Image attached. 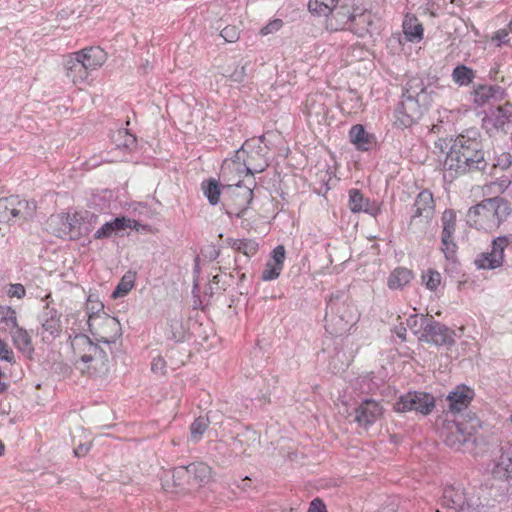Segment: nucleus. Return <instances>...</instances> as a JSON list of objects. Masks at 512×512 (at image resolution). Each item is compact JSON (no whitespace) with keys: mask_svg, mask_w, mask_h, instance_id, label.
Wrapping results in <instances>:
<instances>
[{"mask_svg":"<svg viewBox=\"0 0 512 512\" xmlns=\"http://www.w3.org/2000/svg\"><path fill=\"white\" fill-rule=\"evenodd\" d=\"M487 166L478 132L459 135L450 146L443 162L444 178L453 181L460 175L483 171Z\"/></svg>","mask_w":512,"mask_h":512,"instance_id":"obj_1","label":"nucleus"},{"mask_svg":"<svg viewBox=\"0 0 512 512\" xmlns=\"http://www.w3.org/2000/svg\"><path fill=\"white\" fill-rule=\"evenodd\" d=\"M75 365L83 373L105 375L109 371L107 353L87 335L77 334L71 338Z\"/></svg>","mask_w":512,"mask_h":512,"instance_id":"obj_2","label":"nucleus"},{"mask_svg":"<svg viewBox=\"0 0 512 512\" xmlns=\"http://www.w3.org/2000/svg\"><path fill=\"white\" fill-rule=\"evenodd\" d=\"M425 98L423 82L419 79L409 80L395 109V124L407 128L416 123L425 111V107L420 104Z\"/></svg>","mask_w":512,"mask_h":512,"instance_id":"obj_3","label":"nucleus"},{"mask_svg":"<svg viewBox=\"0 0 512 512\" xmlns=\"http://www.w3.org/2000/svg\"><path fill=\"white\" fill-rule=\"evenodd\" d=\"M509 213V204L505 199L488 198L468 210L467 222L477 229L491 231L499 227Z\"/></svg>","mask_w":512,"mask_h":512,"instance_id":"obj_4","label":"nucleus"},{"mask_svg":"<svg viewBox=\"0 0 512 512\" xmlns=\"http://www.w3.org/2000/svg\"><path fill=\"white\" fill-rule=\"evenodd\" d=\"M483 505L479 492L474 489L448 486L443 491V512H475ZM437 512H442L437 509Z\"/></svg>","mask_w":512,"mask_h":512,"instance_id":"obj_5","label":"nucleus"},{"mask_svg":"<svg viewBox=\"0 0 512 512\" xmlns=\"http://www.w3.org/2000/svg\"><path fill=\"white\" fill-rule=\"evenodd\" d=\"M88 328L97 342L115 343L121 336L120 322L104 311L91 313L88 317Z\"/></svg>","mask_w":512,"mask_h":512,"instance_id":"obj_6","label":"nucleus"},{"mask_svg":"<svg viewBox=\"0 0 512 512\" xmlns=\"http://www.w3.org/2000/svg\"><path fill=\"white\" fill-rule=\"evenodd\" d=\"M415 212L411 216L409 229L414 233H422L426 230L434 214V199L430 191L420 192L414 203Z\"/></svg>","mask_w":512,"mask_h":512,"instance_id":"obj_7","label":"nucleus"},{"mask_svg":"<svg viewBox=\"0 0 512 512\" xmlns=\"http://www.w3.org/2000/svg\"><path fill=\"white\" fill-rule=\"evenodd\" d=\"M512 243V235H505L495 238L492 241L491 249L480 253L474 260L478 269L493 270L504 263L505 249Z\"/></svg>","mask_w":512,"mask_h":512,"instance_id":"obj_8","label":"nucleus"},{"mask_svg":"<svg viewBox=\"0 0 512 512\" xmlns=\"http://www.w3.org/2000/svg\"><path fill=\"white\" fill-rule=\"evenodd\" d=\"M434 406V398L430 394L414 391L402 395L395 403L394 409L400 413L415 411L427 415Z\"/></svg>","mask_w":512,"mask_h":512,"instance_id":"obj_9","label":"nucleus"},{"mask_svg":"<svg viewBox=\"0 0 512 512\" xmlns=\"http://www.w3.org/2000/svg\"><path fill=\"white\" fill-rule=\"evenodd\" d=\"M349 30L359 37L373 35L379 30V19L371 11L356 6L352 8Z\"/></svg>","mask_w":512,"mask_h":512,"instance_id":"obj_10","label":"nucleus"},{"mask_svg":"<svg viewBox=\"0 0 512 512\" xmlns=\"http://www.w3.org/2000/svg\"><path fill=\"white\" fill-rule=\"evenodd\" d=\"M383 413V406L378 401L365 399L354 408L353 420L359 427L368 429L382 418Z\"/></svg>","mask_w":512,"mask_h":512,"instance_id":"obj_11","label":"nucleus"},{"mask_svg":"<svg viewBox=\"0 0 512 512\" xmlns=\"http://www.w3.org/2000/svg\"><path fill=\"white\" fill-rule=\"evenodd\" d=\"M442 236L441 251L447 260L454 261L457 245L454 242V233L456 230V215L453 210H445L442 214Z\"/></svg>","mask_w":512,"mask_h":512,"instance_id":"obj_12","label":"nucleus"},{"mask_svg":"<svg viewBox=\"0 0 512 512\" xmlns=\"http://www.w3.org/2000/svg\"><path fill=\"white\" fill-rule=\"evenodd\" d=\"M455 332L445 326L444 324L437 322L430 316V321L426 324V328L421 335L419 340L435 345H452L454 344Z\"/></svg>","mask_w":512,"mask_h":512,"instance_id":"obj_13","label":"nucleus"},{"mask_svg":"<svg viewBox=\"0 0 512 512\" xmlns=\"http://www.w3.org/2000/svg\"><path fill=\"white\" fill-rule=\"evenodd\" d=\"M249 156L242 146L235 152L234 157L230 161H225L222 167L223 174L229 172H237L239 176L254 175V173H260L265 170L266 164L259 166L258 168H251L250 162L248 161Z\"/></svg>","mask_w":512,"mask_h":512,"instance_id":"obj_14","label":"nucleus"},{"mask_svg":"<svg viewBox=\"0 0 512 512\" xmlns=\"http://www.w3.org/2000/svg\"><path fill=\"white\" fill-rule=\"evenodd\" d=\"M472 434L466 432L463 424L448 422L442 430V437L447 446L460 450L464 444L470 441Z\"/></svg>","mask_w":512,"mask_h":512,"instance_id":"obj_15","label":"nucleus"},{"mask_svg":"<svg viewBox=\"0 0 512 512\" xmlns=\"http://www.w3.org/2000/svg\"><path fill=\"white\" fill-rule=\"evenodd\" d=\"M329 13L326 14V29L329 31H338L344 29L347 25L351 26L352 10L348 6H335V3L329 2L326 7Z\"/></svg>","mask_w":512,"mask_h":512,"instance_id":"obj_16","label":"nucleus"},{"mask_svg":"<svg viewBox=\"0 0 512 512\" xmlns=\"http://www.w3.org/2000/svg\"><path fill=\"white\" fill-rule=\"evenodd\" d=\"M138 226V222L135 220H131L126 217H117L111 221L104 223L96 232L94 233L95 239H106L111 237L113 234H118L127 229H136Z\"/></svg>","mask_w":512,"mask_h":512,"instance_id":"obj_17","label":"nucleus"},{"mask_svg":"<svg viewBox=\"0 0 512 512\" xmlns=\"http://www.w3.org/2000/svg\"><path fill=\"white\" fill-rule=\"evenodd\" d=\"M66 76L74 84H82L87 82L91 70L73 53L67 56L64 62Z\"/></svg>","mask_w":512,"mask_h":512,"instance_id":"obj_18","label":"nucleus"},{"mask_svg":"<svg viewBox=\"0 0 512 512\" xmlns=\"http://www.w3.org/2000/svg\"><path fill=\"white\" fill-rule=\"evenodd\" d=\"M91 71L100 68L107 60V53L99 46H91L73 53Z\"/></svg>","mask_w":512,"mask_h":512,"instance_id":"obj_19","label":"nucleus"},{"mask_svg":"<svg viewBox=\"0 0 512 512\" xmlns=\"http://www.w3.org/2000/svg\"><path fill=\"white\" fill-rule=\"evenodd\" d=\"M40 321L43 329V340L51 341L61 332L60 317L55 309L46 307L45 311L40 316Z\"/></svg>","mask_w":512,"mask_h":512,"instance_id":"obj_20","label":"nucleus"},{"mask_svg":"<svg viewBox=\"0 0 512 512\" xmlns=\"http://www.w3.org/2000/svg\"><path fill=\"white\" fill-rule=\"evenodd\" d=\"M474 392L467 386H457L447 396L448 407L451 412H461L468 407L473 399Z\"/></svg>","mask_w":512,"mask_h":512,"instance_id":"obj_21","label":"nucleus"},{"mask_svg":"<svg viewBox=\"0 0 512 512\" xmlns=\"http://www.w3.org/2000/svg\"><path fill=\"white\" fill-rule=\"evenodd\" d=\"M493 473L499 478L512 477V443H507L502 447V454Z\"/></svg>","mask_w":512,"mask_h":512,"instance_id":"obj_22","label":"nucleus"},{"mask_svg":"<svg viewBox=\"0 0 512 512\" xmlns=\"http://www.w3.org/2000/svg\"><path fill=\"white\" fill-rule=\"evenodd\" d=\"M14 212V222L19 220L31 219L36 211V203L25 199H19L18 196H11Z\"/></svg>","mask_w":512,"mask_h":512,"instance_id":"obj_23","label":"nucleus"},{"mask_svg":"<svg viewBox=\"0 0 512 512\" xmlns=\"http://www.w3.org/2000/svg\"><path fill=\"white\" fill-rule=\"evenodd\" d=\"M349 137L357 149L362 151H368L374 145V137L359 124L350 129Z\"/></svg>","mask_w":512,"mask_h":512,"instance_id":"obj_24","label":"nucleus"},{"mask_svg":"<svg viewBox=\"0 0 512 512\" xmlns=\"http://www.w3.org/2000/svg\"><path fill=\"white\" fill-rule=\"evenodd\" d=\"M190 485H205L212 477V469L203 462L190 464Z\"/></svg>","mask_w":512,"mask_h":512,"instance_id":"obj_25","label":"nucleus"},{"mask_svg":"<svg viewBox=\"0 0 512 512\" xmlns=\"http://www.w3.org/2000/svg\"><path fill=\"white\" fill-rule=\"evenodd\" d=\"M413 279L411 270L398 267L394 269L388 277L387 285L392 290L402 289Z\"/></svg>","mask_w":512,"mask_h":512,"instance_id":"obj_26","label":"nucleus"},{"mask_svg":"<svg viewBox=\"0 0 512 512\" xmlns=\"http://www.w3.org/2000/svg\"><path fill=\"white\" fill-rule=\"evenodd\" d=\"M234 186L235 190H243V192L241 193V200L239 201L240 208L238 210H226V214L229 217L235 216L237 218H241L243 217L244 213L248 209V206L253 200V190L248 186L243 188L241 186V181H238Z\"/></svg>","mask_w":512,"mask_h":512,"instance_id":"obj_27","label":"nucleus"},{"mask_svg":"<svg viewBox=\"0 0 512 512\" xmlns=\"http://www.w3.org/2000/svg\"><path fill=\"white\" fill-rule=\"evenodd\" d=\"M12 330L13 331H11V336L16 348L24 354H31L34 349L32 347L31 337L28 332L18 325Z\"/></svg>","mask_w":512,"mask_h":512,"instance_id":"obj_28","label":"nucleus"},{"mask_svg":"<svg viewBox=\"0 0 512 512\" xmlns=\"http://www.w3.org/2000/svg\"><path fill=\"white\" fill-rule=\"evenodd\" d=\"M403 31L411 42L420 41L423 38V27L414 17H407L404 20Z\"/></svg>","mask_w":512,"mask_h":512,"instance_id":"obj_29","label":"nucleus"},{"mask_svg":"<svg viewBox=\"0 0 512 512\" xmlns=\"http://www.w3.org/2000/svg\"><path fill=\"white\" fill-rule=\"evenodd\" d=\"M369 205V199L365 198L358 189H351L349 191V208L352 212H368Z\"/></svg>","mask_w":512,"mask_h":512,"instance_id":"obj_30","label":"nucleus"},{"mask_svg":"<svg viewBox=\"0 0 512 512\" xmlns=\"http://www.w3.org/2000/svg\"><path fill=\"white\" fill-rule=\"evenodd\" d=\"M229 244L247 257L254 256L258 251V243L251 239H231Z\"/></svg>","mask_w":512,"mask_h":512,"instance_id":"obj_31","label":"nucleus"},{"mask_svg":"<svg viewBox=\"0 0 512 512\" xmlns=\"http://www.w3.org/2000/svg\"><path fill=\"white\" fill-rule=\"evenodd\" d=\"M501 91L499 86L481 85L475 90L474 102L478 106L486 104Z\"/></svg>","mask_w":512,"mask_h":512,"instance_id":"obj_32","label":"nucleus"},{"mask_svg":"<svg viewBox=\"0 0 512 512\" xmlns=\"http://www.w3.org/2000/svg\"><path fill=\"white\" fill-rule=\"evenodd\" d=\"M474 78V71L465 65H458L452 71L453 81L460 86L469 85Z\"/></svg>","mask_w":512,"mask_h":512,"instance_id":"obj_33","label":"nucleus"},{"mask_svg":"<svg viewBox=\"0 0 512 512\" xmlns=\"http://www.w3.org/2000/svg\"><path fill=\"white\" fill-rule=\"evenodd\" d=\"M202 191L211 205H216L220 199V185L215 179H209L202 183Z\"/></svg>","mask_w":512,"mask_h":512,"instance_id":"obj_34","label":"nucleus"},{"mask_svg":"<svg viewBox=\"0 0 512 512\" xmlns=\"http://www.w3.org/2000/svg\"><path fill=\"white\" fill-rule=\"evenodd\" d=\"M428 321H430V317L424 316V315H410L407 320L406 324L407 327L415 334H422L426 328V324H428Z\"/></svg>","mask_w":512,"mask_h":512,"instance_id":"obj_35","label":"nucleus"},{"mask_svg":"<svg viewBox=\"0 0 512 512\" xmlns=\"http://www.w3.org/2000/svg\"><path fill=\"white\" fill-rule=\"evenodd\" d=\"M209 422V416L207 418L198 417L194 420L190 426V438L192 441L198 442L201 439L204 432L208 428Z\"/></svg>","mask_w":512,"mask_h":512,"instance_id":"obj_36","label":"nucleus"},{"mask_svg":"<svg viewBox=\"0 0 512 512\" xmlns=\"http://www.w3.org/2000/svg\"><path fill=\"white\" fill-rule=\"evenodd\" d=\"M118 148L132 150L136 146L135 135L129 133L127 130H119L114 139Z\"/></svg>","mask_w":512,"mask_h":512,"instance_id":"obj_37","label":"nucleus"},{"mask_svg":"<svg viewBox=\"0 0 512 512\" xmlns=\"http://www.w3.org/2000/svg\"><path fill=\"white\" fill-rule=\"evenodd\" d=\"M52 223H57V224H61V228L57 231H54L55 235L60 237V238H64V237H67L70 235L71 233V230H72V223H71V219L69 217V215H57V216H54L51 218V224Z\"/></svg>","mask_w":512,"mask_h":512,"instance_id":"obj_38","label":"nucleus"},{"mask_svg":"<svg viewBox=\"0 0 512 512\" xmlns=\"http://www.w3.org/2000/svg\"><path fill=\"white\" fill-rule=\"evenodd\" d=\"M0 324H4L5 329L15 328L18 325L15 310L8 306H0Z\"/></svg>","mask_w":512,"mask_h":512,"instance_id":"obj_39","label":"nucleus"},{"mask_svg":"<svg viewBox=\"0 0 512 512\" xmlns=\"http://www.w3.org/2000/svg\"><path fill=\"white\" fill-rule=\"evenodd\" d=\"M9 222H14V212L11 196L0 199V223Z\"/></svg>","mask_w":512,"mask_h":512,"instance_id":"obj_40","label":"nucleus"},{"mask_svg":"<svg viewBox=\"0 0 512 512\" xmlns=\"http://www.w3.org/2000/svg\"><path fill=\"white\" fill-rule=\"evenodd\" d=\"M134 286V276L130 273L125 274L119 284L117 285L116 289L114 290L112 296L114 298L123 297L126 294L129 293V291Z\"/></svg>","mask_w":512,"mask_h":512,"instance_id":"obj_41","label":"nucleus"},{"mask_svg":"<svg viewBox=\"0 0 512 512\" xmlns=\"http://www.w3.org/2000/svg\"><path fill=\"white\" fill-rule=\"evenodd\" d=\"M190 464L187 466H178L172 471V479L175 486H183L185 483L190 485Z\"/></svg>","mask_w":512,"mask_h":512,"instance_id":"obj_42","label":"nucleus"},{"mask_svg":"<svg viewBox=\"0 0 512 512\" xmlns=\"http://www.w3.org/2000/svg\"><path fill=\"white\" fill-rule=\"evenodd\" d=\"M422 280L427 289L435 291L441 283V274L436 270L429 269L422 275Z\"/></svg>","mask_w":512,"mask_h":512,"instance_id":"obj_43","label":"nucleus"},{"mask_svg":"<svg viewBox=\"0 0 512 512\" xmlns=\"http://www.w3.org/2000/svg\"><path fill=\"white\" fill-rule=\"evenodd\" d=\"M285 257H286L285 248H284V246L279 245V246H277V247H275L273 249V251L271 253V256H270V259L268 260V262H270L271 264H274V265L278 266L279 268L283 269Z\"/></svg>","mask_w":512,"mask_h":512,"instance_id":"obj_44","label":"nucleus"},{"mask_svg":"<svg viewBox=\"0 0 512 512\" xmlns=\"http://www.w3.org/2000/svg\"><path fill=\"white\" fill-rule=\"evenodd\" d=\"M282 269L278 266L271 264L270 262H267L265 265V268L262 272V280L264 281H271L279 277Z\"/></svg>","mask_w":512,"mask_h":512,"instance_id":"obj_45","label":"nucleus"},{"mask_svg":"<svg viewBox=\"0 0 512 512\" xmlns=\"http://www.w3.org/2000/svg\"><path fill=\"white\" fill-rule=\"evenodd\" d=\"M221 37L229 43H234L239 39V30L235 26H226L221 30Z\"/></svg>","mask_w":512,"mask_h":512,"instance_id":"obj_46","label":"nucleus"},{"mask_svg":"<svg viewBox=\"0 0 512 512\" xmlns=\"http://www.w3.org/2000/svg\"><path fill=\"white\" fill-rule=\"evenodd\" d=\"M283 26V21L281 19H274L272 21H270L266 26H264L261 30H260V33L262 35H268V34H272L274 32H277L278 30H280Z\"/></svg>","mask_w":512,"mask_h":512,"instance_id":"obj_47","label":"nucleus"},{"mask_svg":"<svg viewBox=\"0 0 512 512\" xmlns=\"http://www.w3.org/2000/svg\"><path fill=\"white\" fill-rule=\"evenodd\" d=\"M7 294L10 297H17L20 299L25 295V288L22 284H10Z\"/></svg>","mask_w":512,"mask_h":512,"instance_id":"obj_48","label":"nucleus"},{"mask_svg":"<svg viewBox=\"0 0 512 512\" xmlns=\"http://www.w3.org/2000/svg\"><path fill=\"white\" fill-rule=\"evenodd\" d=\"M0 358L5 360V361H8V362H12L13 359H14L13 351L1 339H0Z\"/></svg>","mask_w":512,"mask_h":512,"instance_id":"obj_49","label":"nucleus"},{"mask_svg":"<svg viewBox=\"0 0 512 512\" xmlns=\"http://www.w3.org/2000/svg\"><path fill=\"white\" fill-rule=\"evenodd\" d=\"M306 109H307L310 117L313 115L318 116L319 111H318V106H317V101H316V95L308 96V98L306 100Z\"/></svg>","mask_w":512,"mask_h":512,"instance_id":"obj_50","label":"nucleus"},{"mask_svg":"<svg viewBox=\"0 0 512 512\" xmlns=\"http://www.w3.org/2000/svg\"><path fill=\"white\" fill-rule=\"evenodd\" d=\"M509 31L505 30V29H501V30H498L497 32H495L492 40L493 41H497L498 42V46H500L501 44H506L509 42Z\"/></svg>","mask_w":512,"mask_h":512,"instance_id":"obj_51","label":"nucleus"},{"mask_svg":"<svg viewBox=\"0 0 512 512\" xmlns=\"http://www.w3.org/2000/svg\"><path fill=\"white\" fill-rule=\"evenodd\" d=\"M512 163V155L510 153H503L499 156L495 166L501 167V169H507Z\"/></svg>","mask_w":512,"mask_h":512,"instance_id":"obj_52","label":"nucleus"},{"mask_svg":"<svg viewBox=\"0 0 512 512\" xmlns=\"http://www.w3.org/2000/svg\"><path fill=\"white\" fill-rule=\"evenodd\" d=\"M53 369L56 373H59L62 376H67L71 373V367L62 362L55 363Z\"/></svg>","mask_w":512,"mask_h":512,"instance_id":"obj_53","label":"nucleus"},{"mask_svg":"<svg viewBox=\"0 0 512 512\" xmlns=\"http://www.w3.org/2000/svg\"><path fill=\"white\" fill-rule=\"evenodd\" d=\"M91 448V445L88 443H81L77 447L74 448V454L77 457L85 456Z\"/></svg>","mask_w":512,"mask_h":512,"instance_id":"obj_54","label":"nucleus"},{"mask_svg":"<svg viewBox=\"0 0 512 512\" xmlns=\"http://www.w3.org/2000/svg\"><path fill=\"white\" fill-rule=\"evenodd\" d=\"M165 368V361L158 357V358H154L152 363H151V369L153 372H163Z\"/></svg>","mask_w":512,"mask_h":512,"instance_id":"obj_55","label":"nucleus"},{"mask_svg":"<svg viewBox=\"0 0 512 512\" xmlns=\"http://www.w3.org/2000/svg\"><path fill=\"white\" fill-rule=\"evenodd\" d=\"M245 66H241L239 69H235V71L231 74V79L235 82H241L245 76Z\"/></svg>","mask_w":512,"mask_h":512,"instance_id":"obj_56","label":"nucleus"},{"mask_svg":"<svg viewBox=\"0 0 512 512\" xmlns=\"http://www.w3.org/2000/svg\"><path fill=\"white\" fill-rule=\"evenodd\" d=\"M319 7H320V4L318 3V0H310L308 2V10L312 14L318 15Z\"/></svg>","mask_w":512,"mask_h":512,"instance_id":"obj_57","label":"nucleus"},{"mask_svg":"<svg viewBox=\"0 0 512 512\" xmlns=\"http://www.w3.org/2000/svg\"><path fill=\"white\" fill-rule=\"evenodd\" d=\"M308 512H320V498H315L311 504Z\"/></svg>","mask_w":512,"mask_h":512,"instance_id":"obj_58","label":"nucleus"},{"mask_svg":"<svg viewBox=\"0 0 512 512\" xmlns=\"http://www.w3.org/2000/svg\"><path fill=\"white\" fill-rule=\"evenodd\" d=\"M327 173L329 175H331V173L329 171ZM338 180L339 179L336 176H334V177L329 176V179L325 182L327 189H330L336 182H338Z\"/></svg>","mask_w":512,"mask_h":512,"instance_id":"obj_59","label":"nucleus"},{"mask_svg":"<svg viewBox=\"0 0 512 512\" xmlns=\"http://www.w3.org/2000/svg\"><path fill=\"white\" fill-rule=\"evenodd\" d=\"M395 332H396L397 336H398L400 339H402V340H405V339H406V328H405V327L400 326V327H398V328L396 329V331H395Z\"/></svg>","mask_w":512,"mask_h":512,"instance_id":"obj_60","label":"nucleus"},{"mask_svg":"<svg viewBox=\"0 0 512 512\" xmlns=\"http://www.w3.org/2000/svg\"><path fill=\"white\" fill-rule=\"evenodd\" d=\"M219 281L220 280H219V276L218 275L213 276L211 284H210V290L211 291L213 290V285H218Z\"/></svg>","mask_w":512,"mask_h":512,"instance_id":"obj_61","label":"nucleus"},{"mask_svg":"<svg viewBox=\"0 0 512 512\" xmlns=\"http://www.w3.org/2000/svg\"><path fill=\"white\" fill-rule=\"evenodd\" d=\"M219 254H220L219 250L212 248L211 252H210V258L216 259L219 256Z\"/></svg>","mask_w":512,"mask_h":512,"instance_id":"obj_62","label":"nucleus"},{"mask_svg":"<svg viewBox=\"0 0 512 512\" xmlns=\"http://www.w3.org/2000/svg\"><path fill=\"white\" fill-rule=\"evenodd\" d=\"M338 0H322V6L329 7V2L331 4L336 3Z\"/></svg>","mask_w":512,"mask_h":512,"instance_id":"obj_63","label":"nucleus"},{"mask_svg":"<svg viewBox=\"0 0 512 512\" xmlns=\"http://www.w3.org/2000/svg\"><path fill=\"white\" fill-rule=\"evenodd\" d=\"M435 146L439 147L443 151V142H442V140H439V141L435 142Z\"/></svg>","mask_w":512,"mask_h":512,"instance_id":"obj_64","label":"nucleus"}]
</instances>
